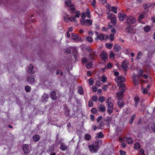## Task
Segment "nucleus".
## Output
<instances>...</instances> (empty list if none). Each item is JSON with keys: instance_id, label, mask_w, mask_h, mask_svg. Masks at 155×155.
I'll use <instances>...</instances> for the list:
<instances>
[{"instance_id": "39", "label": "nucleus", "mask_w": 155, "mask_h": 155, "mask_svg": "<svg viewBox=\"0 0 155 155\" xmlns=\"http://www.w3.org/2000/svg\"><path fill=\"white\" fill-rule=\"evenodd\" d=\"M25 89L26 92H30L31 90V88L28 86H25Z\"/></svg>"}, {"instance_id": "28", "label": "nucleus", "mask_w": 155, "mask_h": 155, "mask_svg": "<svg viewBox=\"0 0 155 155\" xmlns=\"http://www.w3.org/2000/svg\"><path fill=\"white\" fill-rule=\"evenodd\" d=\"M78 54V50L76 48L74 49L73 50V55L75 59L77 58V55Z\"/></svg>"}, {"instance_id": "44", "label": "nucleus", "mask_w": 155, "mask_h": 155, "mask_svg": "<svg viewBox=\"0 0 155 155\" xmlns=\"http://www.w3.org/2000/svg\"><path fill=\"white\" fill-rule=\"evenodd\" d=\"M117 82V83L118 86H119L120 87H124V85L123 83V82Z\"/></svg>"}, {"instance_id": "22", "label": "nucleus", "mask_w": 155, "mask_h": 155, "mask_svg": "<svg viewBox=\"0 0 155 155\" xmlns=\"http://www.w3.org/2000/svg\"><path fill=\"white\" fill-rule=\"evenodd\" d=\"M60 149L61 150L64 151L67 150V147L65 144L61 143L60 147Z\"/></svg>"}, {"instance_id": "4", "label": "nucleus", "mask_w": 155, "mask_h": 155, "mask_svg": "<svg viewBox=\"0 0 155 155\" xmlns=\"http://www.w3.org/2000/svg\"><path fill=\"white\" fill-rule=\"evenodd\" d=\"M136 21V19L133 17L129 16L127 17V22L128 25H130L131 24H134Z\"/></svg>"}, {"instance_id": "25", "label": "nucleus", "mask_w": 155, "mask_h": 155, "mask_svg": "<svg viewBox=\"0 0 155 155\" xmlns=\"http://www.w3.org/2000/svg\"><path fill=\"white\" fill-rule=\"evenodd\" d=\"M132 80L133 83L135 86L137 85L138 84V82L137 81L136 78L134 77V75H133Z\"/></svg>"}, {"instance_id": "5", "label": "nucleus", "mask_w": 155, "mask_h": 155, "mask_svg": "<svg viewBox=\"0 0 155 155\" xmlns=\"http://www.w3.org/2000/svg\"><path fill=\"white\" fill-rule=\"evenodd\" d=\"M97 109L99 111H100L101 112H104L106 110V108L104 105L101 104H98Z\"/></svg>"}, {"instance_id": "56", "label": "nucleus", "mask_w": 155, "mask_h": 155, "mask_svg": "<svg viewBox=\"0 0 155 155\" xmlns=\"http://www.w3.org/2000/svg\"><path fill=\"white\" fill-rule=\"evenodd\" d=\"M92 99L94 102L97 101V97L96 96H93L92 97Z\"/></svg>"}, {"instance_id": "55", "label": "nucleus", "mask_w": 155, "mask_h": 155, "mask_svg": "<svg viewBox=\"0 0 155 155\" xmlns=\"http://www.w3.org/2000/svg\"><path fill=\"white\" fill-rule=\"evenodd\" d=\"M78 92L79 93L81 94H83V91L81 87H80L79 88Z\"/></svg>"}, {"instance_id": "40", "label": "nucleus", "mask_w": 155, "mask_h": 155, "mask_svg": "<svg viewBox=\"0 0 155 155\" xmlns=\"http://www.w3.org/2000/svg\"><path fill=\"white\" fill-rule=\"evenodd\" d=\"M71 18H66V17H64V21L67 22V23H68L69 22V20L71 22H72V21L71 20Z\"/></svg>"}, {"instance_id": "7", "label": "nucleus", "mask_w": 155, "mask_h": 155, "mask_svg": "<svg viewBox=\"0 0 155 155\" xmlns=\"http://www.w3.org/2000/svg\"><path fill=\"white\" fill-rule=\"evenodd\" d=\"M125 30L127 33H132L133 32V28L130 25H128L127 26Z\"/></svg>"}, {"instance_id": "20", "label": "nucleus", "mask_w": 155, "mask_h": 155, "mask_svg": "<svg viewBox=\"0 0 155 155\" xmlns=\"http://www.w3.org/2000/svg\"><path fill=\"white\" fill-rule=\"evenodd\" d=\"M117 103L118 106L120 108L123 107L125 104L124 102L122 101L121 100H118Z\"/></svg>"}, {"instance_id": "9", "label": "nucleus", "mask_w": 155, "mask_h": 155, "mask_svg": "<svg viewBox=\"0 0 155 155\" xmlns=\"http://www.w3.org/2000/svg\"><path fill=\"white\" fill-rule=\"evenodd\" d=\"M126 15L120 13L118 14V17L120 21H123L126 18Z\"/></svg>"}, {"instance_id": "54", "label": "nucleus", "mask_w": 155, "mask_h": 155, "mask_svg": "<svg viewBox=\"0 0 155 155\" xmlns=\"http://www.w3.org/2000/svg\"><path fill=\"white\" fill-rule=\"evenodd\" d=\"M89 84L91 85H92L94 83V81L92 78H91L88 80Z\"/></svg>"}, {"instance_id": "38", "label": "nucleus", "mask_w": 155, "mask_h": 155, "mask_svg": "<svg viewBox=\"0 0 155 155\" xmlns=\"http://www.w3.org/2000/svg\"><path fill=\"white\" fill-rule=\"evenodd\" d=\"M106 46L107 48L110 49L113 47V44H112L107 43L106 44Z\"/></svg>"}, {"instance_id": "42", "label": "nucleus", "mask_w": 155, "mask_h": 155, "mask_svg": "<svg viewBox=\"0 0 155 155\" xmlns=\"http://www.w3.org/2000/svg\"><path fill=\"white\" fill-rule=\"evenodd\" d=\"M111 21L114 25L115 24L116 22V19L115 18L112 17V18L110 19Z\"/></svg>"}, {"instance_id": "17", "label": "nucleus", "mask_w": 155, "mask_h": 155, "mask_svg": "<svg viewBox=\"0 0 155 155\" xmlns=\"http://www.w3.org/2000/svg\"><path fill=\"white\" fill-rule=\"evenodd\" d=\"M111 119L112 118L110 117H108L107 118H104V120L106 122L107 126H110Z\"/></svg>"}, {"instance_id": "60", "label": "nucleus", "mask_w": 155, "mask_h": 155, "mask_svg": "<svg viewBox=\"0 0 155 155\" xmlns=\"http://www.w3.org/2000/svg\"><path fill=\"white\" fill-rule=\"evenodd\" d=\"M154 52L153 51L152 52H148L147 54L148 57H150L153 54Z\"/></svg>"}, {"instance_id": "15", "label": "nucleus", "mask_w": 155, "mask_h": 155, "mask_svg": "<svg viewBox=\"0 0 155 155\" xmlns=\"http://www.w3.org/2000/svg\"><path fill=\"white\" fill-rule=\"evenodd\" d=\"M27 81L31 84L35 82V77L34 76H31L30 77H29L27 79Z\"/></svg>"}, {"instance_id": "2", "label": "nucleus", "mask_w": 155, "mask_h": 155, "mask_svg": "<svg viewBox=\"0 0 155 155\" xmlns=\"http://www.w3.org/2000/svg\"><path fill=\"white\" fill-rule=\"evenodd\" d=\"M107 112L109 114H111L113 112L114 104L112 103H110V104H107Z\"/></svg>"}, {"instance_id": "21", "label": "nucleus", "mask_w": 155, "mask_h": 155, "mask_svg": "<svg viewBox=\"0 0 155 155\" xmlns=\"http://www.w3.org/2000/svg\"><path fill=\"white\" fill-rule=\"evenodd\" d=\"M134 100L135 102L134 106L135 107H137L140 102L139 98L137 97H134Z\"/></svg>"}, {"instance_id": "31", "label": "nucleus", "mask_w": 155, "mask_h": 155, "mask_svg": "<svg viewBox=\"0 0 155 155\" xmlns=\"http://www.w3.org/2000/svg\"><path fill=\"white\" fill-rule=\"evenodd\" d=\"M122 67L125 71H127L128 69L127 65L124 63H123L122 64Z\"/></svg>"}, {"instance_id": "43", "label": "nucleus", "mask_w": 155, "mask_h": 155, "mask_svg": "<svg viewBox=\"0 0 155 155\" xmlns=\"http://www.w3.org/2000/svg\"><path fill=\"white\" fill-rule=\"evenodd\" d=\"M107 81V78L104 75H103L102 77V78L101 80V81L103 83H104L106 82Z\"/></svg>"}, {"instance_id": "64", "label": "nucleus", "mask_w": 155, "mask_h": 155, "mask_svg": "<svg viewBox=\"0 0 155 155\" xmlns=\"http://www.w3.org/2000/svg\"><path fill=\"white\" fill-rule=\"evenodd\" d=\"M151 128L153 131L155 132V123H153L152 124Z\"/></svg>"}, {"instance_id": "12", "label": "nucleus", "mask_w": 155, "mask_h": 155, "mask_svg": "<svg viewBox=\"0 0 155 155\" xmlns=\"http://www.w3.org/2000/svg\"><path fill=\"white\" fill-rule=\"evenodd\" d=\"M116 82H123L125 81L124 77L121 75L119 76L117 78L115 79Z\"/></svg>"}, {"instance_id": "29", "label": "nucleus", "mask_w": 155, "mask_h": 155, "mask_svg": "<svg viewBox=\"0 0 155 155\" xmlns=\"http://www.w3.org/2000/svg\"><path fill=\"white\" fill-rule=\"evenodd\" d=\"M104 136L103 133L102 132H100L97 134V136L95 137V138H103Z\"/></svg>"}, {"instance_id": "33", "label": "nucleus", "mask_w": 155, "mask_h": 155, "mask_svg": "<svg viewBox=\"0 0 155 155\" xmlns=\"http://www.w3.org/2000/svg\"><path fill=\"white\" fill-rule=\"evenodd\" d=\"M141 147L140 144L138 143H137L135 144L134 148L136 149H139Z\"/></svg>"}, {"instance_id": "52", "label": "nucleus", "mask_w": 155, "mask_h": 155, "mask_svg": "<svg viewBox=\"0 0 155 155\" xmlns=\"http://www.w3.org/2000/svg\"><path fill=\"white\" fill-rule=\"evenodd\" d=\"M80 15V12L78 11H77L76 13V15H75V16L74 17L75 18H79Z\"/></svg>"}, {"instance_id": "62", "label": "nucleus", "mask_w": 155, "mask_h": 155, "mask_svg": "<svg viewBox=\"0 0 155 155\" xmlns=\"http://www.w3.org/2000/svg\"><path fill=\"white\" fill-rule=\"evenodd\" d=\"M86 50L88 52H89L90 53L93 50L91 48L89 47H87L85 48Z\"/></svg>"}, {"instance_id": "11", "label": "nucleus", "mask_w": 155, "mask_h": 155, "mask_svg": "<svg viewBox=\"0 0 155 155\" xmlns=\"http://www.w3.org/2000/svg\"><path fill=\"white\" fill-rule=\"evenodd\" d=\"M34 67L32 64H30L29 65L28 68V71L29 74H34L35 73V71L33 70Z\"/></svg>"}, {"instance_id": "6", "label": "nucleus", "mask_w": 155, "mask_h": 155, "mask_svg": "<svg viewBox=\"0 0 155 155\" xmlns=\"http://www.w3.org/2000/svg\"><path fill=\"white\" fill-rule=\"evenodd\" d=\"M96 51H94L92 50L90 53L89 55V59L92 60L94 59V57L97 56Z\"/></svg>"}, {"instance_id": "51", "label": "nucleus", "mask_w": 155, "mask_h": 155, "mask_svg": "<svg viewBox=\"0 0 155 155\" xmlns=\"http://www.w3.org/2000/svg\"><path fill=\"white\" fill-rule=\"evenodd\" d=\"M106 67H107V69H110L112 68V64L111 63H108Z\"/></svg>"}, {"instance_id": "16", "label": "nucleus", "mask_w": 155, "mask_h": 155, "mask_svg": "<svg viewBox=\"0 0 155 155\" xmlns=\"http://www.w3.org/2000/svg\"><path fill=\"white\" fill-rule=\"evenodd\" d=\"M104 35L103 34L101 33L97 36V37L95 38V40L97 41L99 39H100L101 40H103L104 39Z\"/></svg>"}, {"instance_id": "1", "label": "nucleus", "mask_w": 155, "mask_h": 155, "mask_svg": "<svg viewBox=\"0 0 155 155\" xmlns=\"http://www.w3.org/2000/svg\"><path fill=\"white\" fill-rule=\"evenodd\" d=\"M97 144V143H94L92 145H89L88 147L91 152L95 153L97 152L99 149Z\"/></svg>"}, {"instance_id": "35", "label": "nucleus", "mask_w": 155, "mask_h": 155, "mask_svg": "<svg viewBox=\"0 0 155 155\" xmlns=\"http://www.w3.org/2000/svg\"><path fill=\"white\" fill-rule=\"evenodd\" d=\"M85 139L87 140H90L91 138V135L88 134H86L85 135Z\"/></svg>"}, {"instance_id": "58", "label": "nucleus", "mask_w": 155, "mask_h": 155, "mask_svg": "<svg viewBox=\"0 0 155 155\" xmlns=\"http://www.w3.org/2000/svg\"><path fill=\"white\" fill-rule=\"evenodd\" d=\"M120 155H126V152L122 150H120Z\"/></svg>"}, {"instance_id": "32", "label": "nucleus", "mask_w": 155, "mask_h": 155, "mask_svg": "<svg viewBox=\"0 0 155 155\" xmlns=\"http://www.w3.org/2000/svg\"><path fill=\"white\" fill-rule=\"evenodd\" d=\"M144 31L146 32H149L150 30V27L149 26H146L144 28Z\"/></svg>"}, {"instance_id": "3", "label": "nucleus", "mask_w": 155, "mask_h": 155, "mask_svg": "<svg viewBox=\"0 0 155 155\" xmlns=\"http://www.w3.org/2000/svg\"><path fill=\"white\" fill-rule=\"evenodd\" d=\"M100 58L105 62L107 61V53L104 52H102L100 55Z\"/></svg>"}, {"instance_id": "45", "label": "nucleus", "mask_w": 155, "mask_h": 155, "mask_svg": "<svg viewBox=\"0 0 155 155\" xmlns=\"http://www.w3.org/2000/svg\"><path fill=\"white\" fill-rule=\"evenodd\" d=\"M86 40L89 42H91L93 41L92 38L89 36L87 37Z\"/></svg>"}, {"instance_id": "50", "label": "nucleus", "mask_w": 155, "mask_h": 155, "mask_svg": "<svg viewBox=\"0 0 155 155\" xmlns=\"http://www.w3.org/2000/svg\"><path fill=\"white\" fill-rule=\"evenodd\" d=\"M71 9V12L72 13H74L76 12L75 9L73 7V6L70 7Z\"/></svg>"}, {"instance_id": "24", "label": "nucleus", "mask_w": 155, "mask_h": 155, "mask_svg": "<svg viewBox=\"0 0 155 155\" xmlns=\"http://www.w3.org/2000/svg\"><path fill=\"white\" fill-rule=\"evenodd\" d=\"M151 5L150 3H147L143 5V8L145 10L148 11L149 10V7Z\"/></svg>"}, {"instance_id": "26", "label": "nucleus", "mask_w": 155, "mask_h": 155, "mask_svg": "<svg viewBox=\"0 0 155 155\" xmlns=\"http://www.w3.org/2000/svg\"><path fill=\"white\" fill-rule=\"evenodd\" d=\"M49 97L48 94H45L42 97V99L43 101H45L46 99L48 98Z\"/></svg>"}, {"instance_id": "23", "label": "nucleus", "mask_w": 155, "mask_h": 155, "mask_svg": "<svg viewBox=\"0 0 155 155\" xmlns=\"http://www.w3.org/2000/svg\"><path fill=\"white\" fill-rule=\"evenodd\" d=\"M65 3L67 6L70 7L73 6L74 5L73 4H71V2L70 0H66L65 1Z\"/></svg>"}, {"instance_id": "46", "label": "nucleus", "mask_w": 155, "mask_h": 155, "mask_svg": "<svg viewBox=\"0 0 155 155\" xmlns=\"http://www.w3.org/2000/svg\"><path fill=\"white\" fill-rule=\"evenodd\" d=\"M136 117V115L135 114H133L131 117V118L130 120V123L131 124H132L133 122V121L134 119H135V117Z\"/></svg>"}, {"instance_id": "14", "label": "nucleus", "mask_w": 155, "mask_h": 155, "mask_svg": "<svg viewBox=\"0 0 155 155\" xmlns=\"http://www.w3.org/2000/svg\"><path fill=\"white\" fill-rule=\"evenodd\" d=\"M123 96V93L122 91H119L117 94V97L118 100H121Z\"/></svg>"}, {"instance_id": "53", "label": "nucleus", "mask_w": 155, "mask_h": 155, "mask_svg": "<svg viewBox=\"0 0 155 155\" xmlns=\"http://www.w3.org/2000/svg\"><path fill=\"white\" fill-rule=\"evenodd\" d=\"M106 102L107 103V104H110V103H112L111 101V98L109 97L108 98L106 101Z\"/></svg>"}, {"instance_id": "48", "label": "nucleus", "mask_w": 155, "mask_h": 155, "mask_svg": "<svg viewBox=\"0 0 155 155\" xmlns=\"http://www.w3.org/2000/svg\"><path fill=\"white\" fill-rule=\"evenodd\" d=\"M111 10L115 13H117V8L114 7L112 6L111 7Z\"/></svg>"}, {"instance_id": "37", "label": "nucleus", "mask_w": 155, "mask_h": 155, "mask_svg": "<svg viewBox=\"0 0 155 155\" xmlns=\"http://www.w3.org/2000/svg\"><path fill=\"white\" fill-rule=\"evenodd\" d=\"M92 62L91 61L89 63H87L86 65V67L87 68H89L92 66Z\"/></svg>"}, {"instance_id": "34", "label": "nucleus", "mask_w": 155, "mask_h": 155, "mask_svg": "<svg viewBox=\"0 0 155 155\" xmlns=\"http://www.w3.org/2000/svg\"><path fill=\"white\" fill-rule=\"evenodd\" d=\"M81 61L83 63L85 64L87 62L88 60L86 58L83 57L81 59Z\"/></svg>"}, {"instance_id": "47", "label": "nucleus", "mask_w": 155, "mask_h": 155, "mask_svg": "<svg viewBox=\"0 0 155 155\" xmlns=\"http://www.w3.org/2000/svg\"><path fill=\"white\" fill-rule=\"evenodd\" d=\"M97 110L96 108H93L91 110V112L93 114H95L96 113Z\"/></svg>"}, {"instance_id": "8", "label": "nucleus", "mask_w": 155, "mask_h": 155, "mask_svg": "<svg viewBox=\"0 0 155 155\" xmlns=\"http://www.w3.org/2000/svg\"><path fill=\"white\" fill-rule=\"evenodd\" d=\"M71 38L72 39L76 41H79L81 38L79 37V36L77 34H72L71 35Z\"/></svg>"}, {"instance_id": "30", "label": "nucleus", "mask_w": 155, "mask_h": 155, "mask_svg": "<svg viewBox=\"0 0 155 155\" xmlns=\"http://www.w3.org/2000/svg\"><path fill=\"white\" fill-rule=\"evenodd\" d=\"M34 140L35 141H38L40 138V137L38 135H36L33 136Z\"/></svg>"}, {"instance_id": "59", "label": "nucleus", "mask_w": 155, "mask_h": 155, "mask_svg": "<svg viewBox=\"0 0 155 155\" xmlns=\"http://www.w3.org/2000/svg\"><path fill=\"white\" fill-rule=\"evenodd\" d=\"M93 105V103L91 100H90L88 102V106L89 107H92Z\"/></svg>"}, {"instance_id": "57", "label": "nucleus", "mask_w": 155, "mask_h": 155, "mask_svg": "<svg viewBox=\"0 0 155 155\" xmlns=\"http://www.w3.org/2000/svg\"><path fill=\"white\" fill-rule=\"evenodd\" d=\"M86 13L87 15V17L89 18H90V10L88 9H87L86 12Z\"/></svg>"}, {"instance_id": "19", "label": "nucleus", "mask_w": 155, "mask_h": 155, "mask_svg": "<svg viewBox=\"0 0 155 155\" xmlns=\"http://www.w3.org/2000/svg\"><path fill=\"white\" fill-rule=\"evenodd\" d=\"M143 54V53L141 51H139L137 54V57L135 59L137 61H138L140 59L142 56Z\"/></svg>"}, {"instance_id": "49", "label": "nucleus", "mask_w": 155, "mask_h": 155, "mask_svg": "<svg viewBox=\"0 0 155 155\" xmlns=\"http://www.w3.org/2000/svg\"><path fill=\"white\" fill-rule=\"evenodd\" d=\"M138 73L140 75H139V78H141L140 75H143V71L142 69H140Z\"/></svg>"}, {"instance_id": "18", "label": "nucleus", "mask_w": 155, "mask_h": 155, "mask_svg": "<svg viewBox=\"0 0 155 155\" xmlns=\"http://www.w3.org/2000/svg\"><path fill=\"white\" fill-rule=\"evenodd\" d=\"M121 48L118 45L115 44L114 45V50L115 51H121Z\"/></svg>"}, {"instance_id": "10", "label": "nucleus", "mask_w": 155, "mask_h": 155, "mask_svg": "<svg viewBox=\"0 0 155 155\" xmlns=\"http://www.w3.org/2000/svg\"><path fill=\"white\" fill-rule=\"evenodd\" d=\"M22 148L24 151V152L25 153H28L29 150V148L28 145L27 144L24 145L22 147Z\"/></svg>"}, {"instance_id": "36", "label": "nucleus", "mask_w": 155, "mask_h": 155, "mask_svg": "<svg viewBox=\"0 0 155 155\" xmlns=\"http://www.w3.org/2000/svg\"><path fill=\"white\" fill-rule=\"evenodd\" d=\"M105 97L102 96H100L98 99L99 101L101 102H103L105 101Z\"/></svg>"}, {"instance_id": "63", "label": "nucleus", "mask_w": 155, "mask_h": 155, "mask_svg": "<svg viewBox=\"0 0 155 155\" xmlns=\"http://www.w3.org/2000/svg\"><path fill=\"white\" fill-rule=\"evenodd\" d=\"M139 152L140 153L142 154V155H145L144 151L143 149H141Z\"/></svg>"}, {"instance_id": "27", "label": "nucleus", "mask_w": 155, "mask_h": 155, "mask_svg": "<svg viewBox=\"0 0 155 155\" xmlns=\"http://www.w3.org/2000/svg\"><path fill=\"white\" fill-rule=\"evenodd\" d=\"M127 143L129 144H131L133 143V140L130 137H127L126 139Z\"/></svg>"}, {"instance_id": "61", "label": "nucleus", "mask_w": 155, "mask_h": 155, "mask_svg": "<svg viewBox=\"0 0 155 155\" xmlns=\"http://www.w3.org/2000/svg\"><path fill=\"white\" fill-rule=\"evenodd\" d=\"M109 56L110 58H114V54L113 52H110L109 55Z\"/></svg>"}, {"instance_id": "41", "label": "nucleus", "mask_w": 155, "mask_h": 155, "mask_svg": "<svg viewBox=\"0 0 155 155\" xmlns=\"http://www.w3.org/2000/svg\"><path fill=\"white\" fill-rule=\"evenodd\" d=\"M107 14L108 15V17L107 18H109V19H110L111 18H112V17H113V16H115V15H114L113 13H110V12H109V13H108L107 12Z\"/></svg>"}, {"instance_id": "13", "label": "nucleus", "mask_w": 155, "mask_h": 155, "mask_svg": "<svg viewBox=\"0 0 155 155\" xmlns=\"http://www.w3.org/2000/svg\"><path fill=\"white\" fill-rule=\"evenodd\" d=\"M56 95V93L54 91H51L50 93V96L51 97L52 100H56L57 98Z\"/></svg>"}]
</instances>
